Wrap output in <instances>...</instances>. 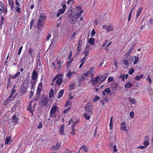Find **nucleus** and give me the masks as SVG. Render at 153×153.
<instances>
[{
	"mask_svg": "<svg viewBox=\"0 0 153 153\" xmlns=\"http://www.w3.org/2000/svg\"><path fill=\"white\" fill-rule=\"evenodd\" d=\"M92 106L89 104L87 103L84 107L85 111V113L83 115L86 120H89L90 118V116H91L93 113V111L91 109Z\"/></svg>",
	"mask_w": 153,
	"mask_h": 153,
	"instance_id": "f257e3e1",
	"label": "nucleus"
},
{
	"mask_svg": "<svg viewBox=\"0 0 153 153\" xmlns=\"http://www.w3.org/2000/svg\"><path fill=\"white\" fill-rule=\"evenodd\" d=\"M46 16L45 15H42L39 18L37 25L40 27H42L43 25L44 22L46 20Z\"/></svg>",
	"mask_w": 153,
	"mask_h": 153,
	"instance_id": "f03ea898",
	"label": "nucleus"
},
{
	"mask_svg": "<svg viewBox=\"0 0 153 153\" xmlns=\"http://www.w3.org/2000/svg\"><path fill=\"white\" fill-rule=\"evenodd\" d=\"M57 80H56V84L57 85H60L62 82L63 79L61 77V76H60L59 75H56V76L53 79V82L52 83H51V85H53V82L55 81L56 79Z\"/></svg>",
	"mask_w": 153,
	"mask_h": 153,
	"instance_id": "7ed1b4c3",
	"label": "nucleus"
},
{
	"mask_svg": "<svg viewBox=\"0 0 153 153\" xmlns=\"http://www.w3.org/2000/svg\"><path fill=\"white\" fill-rule=\"evenodd\" d=\"M39 99V98L37 97H36L33 98L32 101L30 102V104L28 107L27 108L28 110L32 113V114L33 113V111L32 108L31 103L33 102H34L37 101Z\"/></svg>",
	"mask_w": 153,
	"mask_h": 153,
	"instance_id": "20e7f679",
	"label": "nucleus"
},
{
	"mask_svg": "<svg viewBox=\"0 0 153 153\" xmlns=\"http://www.w3.org/2000/svg\"><path fill=\"white\" fill-rule=\"evenodd\" d=\"M66 8V6L65 4L62 5V9H60L58 10L57 14L56 16L59 17L65 11Z\"/></svg>",
	"mask_w": 153,
	"mask_h": 153,
	"instance_id": "39448f33",
	"label": "nucleus"
},
{
	"mask_svg": "<svg viewBox=\"0 0 153 153\" xmlns=\"http://www.w3.org/2000/svg\"><path fill=\"white\" fill-rule=\"evenodd\" d=\"M7 12V8L5 9L3 3L1 1H0V14H1L3 13H6Z\"/></svg>",
	"mask_w": 153,
	"mask_h": 153,
	"instance_id": "423d86ee",
	"label": "nucleus"
},
{
	"mask_svg": "<svg viewBox=\"0 0 153 153\" xmlns=\"http://www.w3.org/2000/svg\"><path fill=\"white\" fill-rule=\"evenodd\" d=\"M102 28L104 29L107 32L112 31L113 30V26L111 25L108 26L106 25H102Z\"/></svg>",
	"mask_w": 153,
	"mask_h": 153,
	"instance_id": "0eeeda50",
	"label": "nucleus"
},
{
	"mask_svg": "<svg viewBox=\"0 0 153 153\" xmlns=\"http://www.w3.org/2000/svg\"><path fill=\"white\" fill-rule=\"evenodd\" d=\"M15 98V97H13L11 96V95H10L4 102V105H6L9 104L11 102H12L14 100Z\"/></svg>",
	"mask_w": 153,
	"mask_h": 153,
	"instance_id": "6e6552de",
	"label": "nucleus"
},
{
	"mask_svg": "<svg viewBox=\"0 0 153 153\" xmlns=\"http://www.w3.org/2000/svg\"><path fill=\"white\" fill-rule=\"evenodd\" d=\"M70 22L72 24H75L77 20L75 18V17L72 14H71L70 16Z\"/></svg>",
	"mask_w": 153,
	"mask_h": 153,
	"instance_id": "1a4fd4ad",
	"label": "nucleus"
},
{
	"mask_svg": "<svg viewBox=\"0 0 153 153\" xmlns=\"http://www.w3.org/2000/svg\"><path fill=\"white\" fill-rule=\"evenodd\" d=\"M108 73H105L102 75L100 78V82L102 83L107 78L108 76Z\"/></svg>",
	"mask_w": 153,
	"mask_h": 153,
	"instance_id": "9d476101",
	"label": "nucleus"
},
{
	"mask_svg": "<svg viewBox=\"0 0 153 153\" xmlns=\"http://www.w3.org/2000/svg\"><path fill=\"white\" fill-rule=\"evenodd\" d=\"M94 69V67H91L87 72L88 75H90L91 76V77H93L94 75V72L93 71Z\"/></svg>",
	"mask_w": 153,
	"mask_h": 153,
	"instance_id": "9b49d317",
	"label": "nucleus"
},
{
	"mask_svg": "<svg viewBox=\"0 0 153 153\" xmlns=\"http://www.w3.org/2000/svg\"><path fill=\"white\" fill-rule=\"evenodd\" d=\"M27 86L25 83H23L22 85L20 88V92L22 93H25L27 91Z\"/></svg>",
	"mask_w": 153,
	"mask_h": 153,
	"instance_id": "f8f14e48",
	"label": "nucleus"
},
{
	"mask_svg": "<svg viewBox=\"0 0 153 153\" xmlns=\"http://www.w3.org/2000/svg\"><path fill=\"white\" fill-rule=\"evenodd\" d=\"M99 78L100 76L92 78L91 80V81L92 83L94 85H95L98 82Z\"/></svg>",
	"mask_w": 153,
	"mask_h": 153,
	"instance_id": "ddd939ff",
	"label": "nucleus"
},
{
	"mask_svg": "<svg viewBox=\"0 0 153 153\" xmlns=\"http://www.w3.org/2000/svg\"><path fill=\"white\" fill-rule=\"evenodd\" d=\"M58 108V107L56 106V105L53 106L50 112V115L53 114L55 113Z\"/></svg>",
	"mask_w": 153,
	"mask_h": 153,
	"instance_id": "4468645a",
	"label": "nucleus"
},
{
	"mask_svg": "<svg viewBox=\"0 0 153 153\" xmlns=\"http://www.w3.org/2000/svg\"><path fill=\"white\" fill-rule=\"evenodd\" d=\"M38 77V74L36 73V71L34 70L32 74V79L34 80H36Z\"/></svg>",
	"mask_w": 153,
	"mask_h": 153,
	"instance_id": "2eb2a0df",
	"label": "nucleus"
},
{
	"mask_svg": "<svg viewBox=\"0 0 153 153\" xmlns=\"http://www.w3.org/2000/svg\"><path fill=\"white\" fill-rule=\"evenodd\" d=\"M56 61L57 64L59 65L58 69H60L62 68V65L63 63V61L59 59H56Z\"/></svg>",
	"mask_w": 153,
	"mask_h": 153,
	"instance_id": "dca6fc26",
	"label": "nucleus"
},
{
	"mask_svg": "<svg viewBox=\"0 0 153 153\" xmlns=\"http://www.w3.org/2000/svg\"><path fill=\"white\" fill-rule=\"evenodd\" d=\"M48 103V99L45 97L41 101V103L44 106H46Z\"/></svg>",
	"mask_w": 153,
	"mask_h": 153,
	"instance_id": "f3484780",
	"label": "nucleus"
},
{
	"mask_svg": "<svg viewBox=\"0 0 153 153\" xmlns=\"http://www.w3.org/2000/svg\"><path fill=\"white\" fill-rule=\"evenodd\" d=\"M64 125H61L59 129V134L60 135H64Z\"/></svg>",
	"mask_w": 153,
	"mask_h": 153,
	"instance_id": "a211bd4d",
	"label": "nucleus"
},
{
	"mask_svg": "<svg viewBox=\"0 0 153 153\" xmlns=\"http://www.w3.org/2000/svg\"><path fill=\"white\" fill-rule=\"evenodd\" d=\"M84 12V10H82L81 12H78L76 13V14L73 15L75 17V18L77 20V19L79 18V17L81 16L82 14Z\"/></svg>",
	"mask_w": 153,
	"mask_h": 153,
	"instance_id": "6ab92c4d",
	"label": "nucleus"
},
{
	"mask_svg": "<svg viewBox=\"0 0 153 153\" xmlns=\"http://www.w3.org/2000/svg\"><path fill=\"white\" fill-rule=\"evenodd\" d=\"M61 143L59 142H57L55 146H53L52 147V149L57 150L60 147Z\"/></svg>",
	"mask_w": 153,
	"mask_h": 153,
	"instance_id": "aec40b11",
	"label": "nucleus"
},
{
	"mask_svg": "<svg viewBox=\"0 0 153 153\" xmlns=\"http://www.w3.org/2000/svg\"><path fill=\"white\" fill-rule=\"evenodd\" d=\"M8 4L10 7L11 10H13L14 8V2L13 0H8Z\"/></svg>",
	"mask_w": 153,
	"mask_h": 153,
	"instance_id": "412c9836",
	"label": "nucleus"
},
{
	"mask_svg": "<svg viewBox=\"0 0 153 153\" xmlns=\"http://www.w3.org/2000/svg\"><path fill=\"white\" fill-rule=\"evenodd\" d=\"M143 9V7H141L138 9L136 16V18H137L139 16H140V14Z\"/></svg>",
	"mask_w": 153,
	"mask_h": 153,
	"instance_id": "4be33fe9",
	"label": "nucleus"
},
{
	"mask_svg": "<svg viewBox=\"0 0 153 153\" xmlns=\"http://www.w3.org/2000/svg\"><path fill=\"white\" fill-rule=\"evenodd\" d=\"M133 86V84L130 82H127L125 85V87L126 88H130Z\"/></svg>",
	"mask_w": 153,
	"mask_h": 153,
	"instance_id": "5701e85b",
	"label": "nucleus"
},
{
	"mask_svg": "<svg viewBox=\"0 0 153 153\" xmlns=\"http://www.w3.org/2000/svg\"><path fill=\"white\" fill-rule=\"evenodd\" d=\"M64 92V89H62L60 90L59 93V94L58 96V98H60L62 97L63 94Z\"/></svg>",
	"mask_w": 153,
	"mask_h": 153,
	"instance_id": "b1692460",
	"label": "nucleus"
},
{
	"mask_svg": "<svg viewBox=\"0 0 153 153\" xmlns=\"http://www.w3.org/2000/svg\"><path fill=\"white\" fill-rule=\"evenodd\" d=\"M126 58L129 61L133 62V56L132 55H127Z\"/></svg>",
	"mask_w": 153,
	"mask_h": 153,
	"instance_id": "393cba45",
	"label": "nucleus"
},
{
	"mask_svg": "<svg viewBox=\"0 0 153 153\" xmlns=\"http://www.w3.org/2000/svg\"><path fill=\"white\" fill-rule=\"evenodd\" d=\"M12 119L13 120V122L16 123H18V118L16 117L15 114L13 115Z\"/></svg>",
	"mask_w": 153,
	"mask_h": 153,
	"instance_id": "a878e982",
	"label": "nucleus"
},
{
	"mask_svg": "<svg viewBox=\"0 0 153 153\" xmlns=\"http://www.w3.org/2000/svg\"><path fill=\"white\" fill-rule=\"evenodd\" d=\"M143 75L142 74H140V75H137L134 78V79L135 80H139L141 78H143Z\"/></svg>",
	"mask_w": 153,
	"mask_h": 153,
	"instance_id": "bb28decb",
	"label": "nucleus"
},
{
	"mask_svg": "<svg viewBox=\"0 0 153 153\" xmlns=\"http://www.w3.org/2000/svg\"><path fill=\"white\" fill-rule=\"evenodd\" d=\"M54 95V91L52 88L50 89L49 93V97L50 98H52Z\"/></svg>",
	"mask_w": 153,
	"mask_h": 153,
	"instance_id": "cd10ccee",
	"label": "nucleus"
},
{
	"mask_svg": "<svg viewBox=\"0 0 153 153\" xmlns=\"http://www.w3.org/2000/svg\"><path fill=\"white\" fill-rule=\"evenodd\" d=\"M80 149H83L85 152H87L88 151V148L85 145H83L81 147Z\"/></svg>",
	"mask_w": 153,
	"mask_h": 153,
	"instance_id": "c85d7f7f",
	"label": "nucleus"
},
{
	"mask_svg": "<svg viewBox=\"0 0 153 153\" xmlns=\"http://www.w3.org/2000/svg\"><path fill=\"white\" fill-rule=\"evenodd\" d=\"M81 77L82 79H87L88 77L87 72L83 73Z\"/></svg>",
	"mask_w": 153,
	"mask_h": 153,
	"instance_id": "c756f323",
	"label": "nucleus"
},
{
	"mask_svg": "<svg viewBox=\"0 0 153 153\" xmlns=\"http://www.w3.org/2000/svg\"><path fill=\"white\" fill-rule=\"evenodd\" d=\"M71 106H70L67 108L65 109L63 111L62 113L63 114H66L67 112H68L71 109Z\"/></svg>",
	"mask_w": 153,
	"mask_h": 153,
	"instance_id": "7c9ffc66",
	"label": "nucleus"
},
{
	"mask_svg": "<svg viewBox=\"0 0 153 153\" xmlns=\"http://www.w3.org/2000/svg\"><path fill=\"white\" fill-rule=\"evenodd\" d=\"M75 84L74 83H73L69 85L68 88L69 90H71L74 89L75 88Z\"/></svg>",
	"mask_w": 153,
	"mask_h": 153,
	"instance_id": "2f4dec72",
	"label": "nucleus"
},
{
	"mask_svg": "<svg viewBox=\"0 0 153 153\" xmlns=\"http://www.w3.org/2000/svg\"><path fill=\"white\" fill-rule=\"evenodd\" d=\"M95 39L94 38H90L88 40V42L90 44H93L94 43Z\"/></svg>",
	"mask_w": 153,
	"mask_h": 153,
	"instance_id": "473e14b6",
	"label": "nucleus"
},
{
	"mask_svg": "<svg viewBox=\"0 0 153 153\" xmlns=\"http://www.w3.org/2000/svg\"><path fill=\"white\" fill-rule=\"evenodd\" d=\"M11 139V137H8L6 138L5 139V144L7 145L9 143Z\"/></svg>",
	"mask_w": 153,
	"mask_h": 153,
	"instance_id": "72a5a7b5",
	"label": "nucleus"
},
{
	"mask_svg": "<svg viewBox=\"0 0 153 153\" xmlns=\"http://www.w3.org/2000/svg\"><path fill=\"white\" fill-rule=\"evenodd\" d=\"M135 60L133 64H136L137 63L139 60V57L138 56H135L134 57Z\"/></svg>",
	"mask_w": 153,
	"mask_h": 153,
	"instance_id": "f704fd0d",
	"label": "nucleus"
},
{
	"mask_svg": "<svg viewBox=\"0 0 153 153\" xmlns=\"http://www.w3.org/2000/svg\"><path fill=\"white\" fill-rule=\"evenodd\" d=\"M42 91V88L40 87H38L37 88V91L36 94L37 95H40L41 91Z\"/></svg>",
	"mask_w": 153,
	"mask_h": 153,
	"instance_id": "c9c22d12",
	"label": "nucleus"
},
{
	"mask_svg": "<svg viewBox=\"0 0 153 153\" xmlns=\"http://www.w3.org/2000/svg\"><path fill=\"white\" fill-rule=\"evenodd\" d=\"M71 102L68 100H67L65 105V107H67L70 105H71Z\"/></svg>",
	"mask_w": 153,
	"mask_h": 153,
	"instance_id": "e433bc0d",
	"label": "nucleus"
},
{
	"mask_svg": "<svg viewBox=\"0 0 153 153\" xmlns=\"http://www.w3.org/2000/svg\"><path fill=\"white\" fill-rule=\"evenodd\" d=\"M16 87V85H15L13 87V88L11 90V93L10 95H11V96L13 97V94L15 93L16 90L15 89V88Z\"/></svg>",
	"mask_w": 153,
	"mask_h": 153,
	"instance_id": "4c0bfd02",
	"label": "nucleus"
},
{
	"mask_svg": "<svg viewBox=\"0 0 153 153\" xmlns=\"http://www.w3.org/2000/svg\"><path fill=\"white\" fill-rule=\"evenodd\" d=\"M73 74V73L70 70H69L67 73L66 74V76L68 77V78H70L71 77L72 75Z\"/></svg>",
	"mask_w": 153,
	"mask_h": 153,
	"instance_id": "58836bf2",
	"label": "nucleus"
},
{
	"mask_svg": "<svg viewBox=\"0 0 153 153\" xmlns=\"http://www.w3.org/2000/svg\"><path fill=\"white\" fill-rule=\"evenodd\" d=\"M33 51V50L31 48H29L28 51V53L31 57L33 56L32 53Z\"/></svg>",
	"mask_w": 153,
	"mask_h": 153,
	"instance_id": "ea45409f",
	"label": "nucleus"
},
{
	"mask_svg": "<svg viewBox=\"0 0 153 153\" xmlns=\"http://www.w3.org/2000/svg\"><path fill=\"white\" fill-rule=\"evenodd\" d=\"M120 129L121 130H123L124 131H128L127 127L126 126H122V127H120Z\"/></svg>",
	"mask_w": 153,
	"mask_h": 153,
	"instance_id": "a19ab883",
	"label": "nucleus"
},
{
	"mask_svg": "<svg viewBox=\"0 0 153 153\" xmlns=\"http://www.w3.org/2000/svg\"><path fill=\"white\" fill-rule=\"evenodd\" d=\"M112 42H110L108 44L105 48V51H107L108 52V48L109 46L112 44Z\"/></svg>",
	"mask_w": 153,
	"mask_h": 153,
	"instance_id": "79ce46f5",
	"label": "nucleus"
},
{
	"mask_svg": "<svg viewBox=\"0 0 153 153\" xmlns=\"http://www.w3.org/2000/svg\"><path fill=\"white\" fill-rule=\"evenodd\" d=\"M146 80L149 82L150 84L152 83V80L150 78V75H148L147 77L146 78Z\"/></svg>",
	"mask_w": 153,
	"mask_h": 153,
	"instance_id": "37998d69",
	"label": "nucleus"
},
{
	"mask_svg": "<svg viewBox=\"0 0 153 153\" xmlns=\"http://www.w3.org/2000/svg\"><path fill=\"white\" fill-rule=\"evenodd\" d=\"M81 47L77 46V51L76 52V54L78 55L79 54L81 51Z\"/></svg>",
	"mask_w": 153,
	"mask_h": 153,
	"instance_id": "c03bdc74",
	"label": "nucleus"
},
{
	"mask_svg": "<svg viewBox=\"0 0 153 153\" xmlns=\"http://www.w3.org/2000/svg\"><path fill=\"white\" fill-rule=\"evenodd\" d=\"M129 100L130 102L132 104H134L135 102L136 101L133 98H131V97L129 98Z\"/></svg>",
	"mask_w": 153,
	"mask_h": 153,
	"instance_id": "a18cd8bd",
	"label": "nucleus"
},
{
	"mask_svg": "<svg viewBox=\"0 0 153 153\" xmlns=\"http://www.w3.org/2000/svg\"><path fill=\"white\" fill-rule=\"evenodd\" d=\"M16 11L18 13H20L21 12V10L19 7H15Z\"/></svg>",
	"mask_w": 153,
	"mask_h": 153,
	"instance_id": "49530a36",
	"label": "nucleus"
},
{
	"mask_svg": "<svg viewBox=\"0 0 153 153\" xmlns=\"http://www.w3.org/2000/svg\"><path fill=\"white\" fill-rule=\"evenodd\" d=\"M20 72H18L16 74H15L14 75L12 78L13 79H14L19 76L20 75Z\"/></svg>",
	"mask_w": 153,
	"mask_h": 153,
	"instance_id": "de8ad7c7",
	"label": "nucleus"
},
{
	"mask_svg": "<svg viewBox=\"0 0 153 153\" xmlns=\"http://www.w3.org/2000/svg\"><path fill=\"white\" fill-rule=\"evenodd\" d=\"M104 91L106 93L108 94H110L111 93V91L109 88H106Z\"/></svg>",
	"mask_w": 153,
	"mask_h": 153,
	"instance_id": "09e8293b",
	"label": "nucleus"
},
{
	"mask_svg": "<svg viewBox=\"0 0 153 153\" xmlns=\"http://www.w3.org/2000/svg\"><path fill=\"white\" fill-rule=\"evenodd\" d=\"M83 53L85 55V56L84 57H86L89 54V51L88 50H85L84 52Z\"/></svg>",
	"mask_w": 153,
	"mask_h": 153,
	"instance_id": "8fccbe9b",
	"label": "nucleus"
},
{
	"mask_svg": "<svg viewBox=\"0 0 153 153\" xmlns=\"http://www.w3.org/2000/svg\"><path fill=\"white\" fill-rule=\"evenodd\" d=\"M34 19H32L30 21V30L31 29L32 26L33 25V23L34 22Z\"/></svg>",
	"mask_w": 153,
	"mask_h": 153,
	"instance_id": "3c124183",
	"label": "nucleus"
},
{
	"mask_svg": "<svg viewBox=\"0 0 153 153\" xmlns=\"http://www.w3.org/2000/svg\"><path fill=\"white\" fill-rule=\"evenodd\" d=\"M30 83L31 84V89H34L35 85L36 84V82H32Z\"/></svg>",
	"mask_w": 153,
	"mask_h": 153,
	"instance_id": "603ef678",
	"label": "nucleus"
},
{
	"mask_svg": "<svg viewBox=\"0 0 153 153\" xmlns=\"http://www.w3.org/2000/svg\"><path fill=\"white\" fill-rule=\"evenodd\" d=\"M113 148L114 152H117V147L116 145V144H115L113 146Z\"/></svg>",
	"mask_w": 153,
	"mask_h": 153,
	"instance_id": "864d4df0",
	"label": "nucleus"
},
{
	"mask_svg": "<svg viewBox=\"0 0 153 153\" xmlns=\"http://www.w3.org/2000/svg\"><path fill=\"white\" fill-rule=\"evenodd\" d=\"M100 99V97L97 96H96L93 100V102H96L98 100Z\"/></svg>",
	"mask_w": 153,
	"mask_h": 153,
	"instance_id": "5fc2aeb1",
	"label": "nucleus"
},
{
	"mask_svg": "<svg viewBox=\"0 0 153 153\" xmlns=\"http://www.w3.org/2000/svg\"><path fill=\"white\" fill-rule=\"evenodd\" d=\"M72 61H73V59H71L69 61H68L67 62V67H68L69 66H70V65H71V64L72 63Z\"/></svg>",
	"mask_w": 153,
	"mask_h": 153,
	"instance_id": "6e6d98bb",
	"label": "nucleus"
},
{
	"mask_svg": "<svg viewBox=\"0 0 153 153\" xmlns=\"http://www.w3.org/2000/svg\"><path fill=\"white\" fill-rule=\"evenodd\" d=\"M136 7V4H132V8L130 12H131L132 13V11H133V10H134L135 9Z\"/></svg>",
	"mask_w": 153,
	"mask_h": 153,
	"instance_id": "4d7b16f0",
	"label": "nucleus"
},
{
	"mask_svg": "<svg viewBox=\"0 0 153 153\" xmlns=\"http://www.w3.org/2000/svg\"><path fill=\"white\" fill-rule=\"evenodd\" d=\"M134 69L133 68H131L129 70L128 72V74H132L134 72Z\"/></svg>",
	"mask_w": 153,
	"mask_h": 153,
	"instance_id": "13d9d810",
	"label": "nucleus"
},
{
	"mask_svg": "<svg viewBox=\"0 0 153 153\" xmlns=\"http://www.w3.org/2000/svg\"><path fill=\"white\" fill-rule=\"evenodd\" d=\"M82 44V41L80 39L79 41L77 46L81 47Z\"/></svg>",
	"mask_w": 153,
	"mask_h": 153,
	"instance_id": "bf43d9fd",
	"label": "nucleus"
},
{
	"mask_svg": "<svg viewBox=\"0 0 153 153\" xmlns=\"http://www.w3.org/2000/svg\"><path fill=\"white\" fill-rule=\"evenodd\" d=\"M114 77L112 76H110L108 77V82H111L112 81V80L114 79Z\"/></svg>",
	"mask_w": 153,
	"mask_h": 153,
	"instance_id": "052dcab7",
	"label": "nucleus"
},
{
	"mask_svg": "<svg viewBox=\"0 0 153 153\" xmlns=\"http://www.w3.org/2000/svg\"><path fill=\"white\" fill-rule=\"evenodd\" d=\"M22 48H23L22 46L19 48V49L18 51V54L19 55H20V54L21 52H22Z\"/></svg>",
	"mask_w": 153,
	"mask_h": 153,
	"instance_id": "680f3d73",
	"label": "nucleus"
},
{
	"mask_svg": "<svg viewBox=\"0 0 153 153\" xmlns=\"http://www.w3.org/2000/svg\"><path fill=\"white\" fill-rule=\"evenodd\" d=\"M33 94H34L33 91L32 90L30 91V95L29 97V98L30 99L33 96Z\"/></svg>",
	"mask_w": 153,
	"mask_h": 153,
	"instance_id": "e2e57ef3",
	"label": "nucleus"
},
{
	"mask_svg": "<svg viewBox=\"0 0 153 153\" xmlns=\"http://www.w3.org/2000/svg\"><path fill=\"white\" fill-rule=\"evenodd\" d=\"M95 30L94 29H93L91 32V37H93V36L95 34Z\"/></svg>",
	"mask_w": 153,
	"mask_h": 153,
	"instance_id": "0e129e2a",
	"label": "nucleus"
},
{
	"mask_svg": "<svg viewBox=\"0 0 153 153\" xmlns=\"http://www.w3.org/2000/svg\"><path fill=\"white\" fill-rule=\"evenodd\" d=\"M126 123L125 121H123L122 123H121L120 124V127H122V126H126Z\"/></svg>",
	"mask_w": 153,
	"mask_h": 153,
	"instance_id": "69168bd1",
	"label": "nucleus"
},
{
	"mask_svg": "<svg viewBox=\"0 0 153 153\" xmlns=\"http://www.w3.org/2000/svg\"><path fill=\"white\" fill-rule=\"evenodd\" d=\"M149 143L148 141H146L143 143V144L145 145V146H146V147L149 144Z\"/></svg>",
	"mask_w": 153,
	"mask_h": 153,
	"instance_id": "338daca9",
	"label": "nucleus"
},
{
	"mask_svg": "<svg viewBox=\"0 0 153 153\" xmlns=\"http://www.w3.org/2000/svg\"><path fill=\"white\" fill-rule=\"evenodd\" d=\"M76 8L77 10L78 11H80V12H81L82 10H83L82 9L81 7L80 6L76 7Z\"/></svg>",
	"mask_w": 153,
	"mask_h": 153,
	"instance_id": "774afa93",
	"label": "nucleus"
}]
</instances>
